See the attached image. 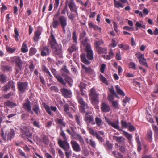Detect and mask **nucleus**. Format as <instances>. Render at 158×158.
<instances>
[{"instance_id":"f257e3e1","label":"nucleus","mask_w":158,"mask_h":158,"mask_svg":"<svg viewBox=\"0 0 158 158\" xmlns=\"http://www.w3.org/2000/svg\"><path fill=\"white\" fill-rule=\"evenodd\" d=\"M78 102L81 105L79 107L80 111L82 113L86 114L85 121L87 125H89L90 123L92 125L95 124V122L94 121L93 116L89 114L88 113L85 111V108H89L87 104L83 101V99H78Z\"/></svg>"},{"instance_id":"f03ea898","label":"nucleus","mask_w":158,"mask_h":158,"mask_svg":"<svg viewBox=\"0 0 158 158\" xmlns=\"http://www.w3.org/2000/svg\"><path fill=\"white\" fill-rule=\"evenodd\" d=\"M60 130V135L62 137L64 140L59 139L58 141V144L62 149L65 151H67L70 149V146L67 141V138L62 128H61Z\"/></svg>"},{"instance_id":"7ed1b4c3","label":"nucleus","mask_w":158,"mask_h":158,"mask_svg":"<svg viewBox=\"0 0 158 158\" xmlns=\"http://www.w3.org/2000/svg\"><path fill=\"white\" fill-rule=\"evenodd\" d=\"M11 59L12 61L15 64V69L16 74H17L23 69L22 62L20 57L18 56L12 57Z\"/></svg>"},{"instance_id":"20e7f679","label":"nucleus","mask_w":158,"mask_h":158,"mask_svg":"<svg viewBox=\"0 0 158 158\" xmlns=\"http://www.w3.org/2000/svg\"><path fill=\"white\" fill-rule=\"evenodd\" d=\"M65 2L67 3V6L70 9V11L71 12L75 13L76 15H78L77 12V8L74 2V0H66Z\"/></svg>"},{"instance_id":"39448f33","label":"nucleus","mask_w":158,"mask_h":158,"mask_svg":"<svg viewBox=\"0 0 158 158\" xmlns=\"http://www.w3.org/2000/svg\"><path fill=\"white\" fill-rule=\"evenodd\" d=\"M23 133L21 137L23 138L27 137V139L31 138L32 134L30 132L29 129L26 127H23L21 129Z\"/></svg>"},{"instance_id":"423d86ee","label":"nucleus","mask_w":158,"mask_h":158,"mask_svg":"<svg viewBox=\"0 0 158 158\" xmlns=\"http://www.w3.org/2000/svg\"><path fill=\"white\" fill-rule=\"evenodd\" d=\"M85 50L87 53V57L89 60L93 59V51L91 46L89 44H87L85 46Z\"/></svg>"},{"instance_id":"0eeeda50","label":"nucleus","mask_w":158,"mask_h":158,"mask_svg":"<svg viewBox=\"0 0 158 158\" xmlns=\"http://www.w3.org/2000/svg\"><path fill=\"white\" fill-rule=\"evenodd\" d=\"M87 129L90 134L92 135L93 137H95L97 139L101 142L103 141V139L93 129L88 127Z\"/></svg>"},{"instance_id":"6e6552de","label":"nucleus","mask_w":158,"mask_h":158,"mask_svg":"<svg viewBox=\"0 0 158 158\" xmlns=\"http://www.w3.org/2000/svg\"><path fill=\"white\" fill-rule=\"evenodd\" d=\"M28 83L27 82H20L18 83V87L19 92L21 93H24L27 89Z\"/></svg>"},{"instance_id":"1a4fd4ad","label":"nucleus","mask_w":158,"mask_h":158,"mask_svg":"<svg viewBox=\"0 0 158 158\" xmlns=\"http://www.w3.org/2000/svg\"><path fill=\"white\" fill-rule=\"evenodd\" d=\"M62 95L65 98H71L72 96V93L70 90L65 88H61L60 90Z\"/></svg>"},{"instance_id":"9d476101","label":"nucleus","mask_w":158,"mask_h":158,"mask_svg":"<svg viewBox=\"0 0 158 158\" xmlns=\"http://www.w3.org/2000/svg\"><path fill=\"white\" fill-rule=\"evenodd\" d=\"M72 147L73 150L76 152H79L81 151V148L79 144L76 141L71 140L70 142Z\"/></svg>"},{"instance_id":"9b49d317","label":"nucleus","mask_w":158,"mask_h":158,"mask_svg":"<svg viewBox=\"0 0 158 158\" xmlns=\"http://www.w3.org/2000/svg\"><path fill=\"white\" fill-rule=\"evenodd\" d=\"M61 46H59L55 48L53 50V53L56 57L61 58L62 57V52L61 50Z\"/></svg>"},{"instance_id":"f8f14e48","label":"nucleus","mask_w":158,"mask_h":158,"mask_svg":"<svg viewBox=\"0 0 158 158\" xmlns=\"http://www.w3.org/2000/svg\"><path fill=\"white\" fill-rule=\"evenodd\" d=\"M49 40H50L51 44V48L52 49L58 47L60 46L58 45L55 38L54 36L52 33H51L50 38L49 39Z\"/></svg>"},{"instance_id":"ddd939ff","label":"nucleus","mask_w":158,"mask_h":158,"mask_svg":"<svg viewBox=\"0 0 158 158\" xmlns=\"http://www.w3.org/2000/svg\"><path fill=\"white\" fill-rule=\"evenodd\" d=\"M58 19L62 27L65 31V28L67 25L66 18L64 16H60L59 17Z\"/></svg>"},{"instance_id":"4468645a","label":"nucleus","mask_w":158,"mask_h":158,"mask_svg":"<svg viewBox=\"0 0 158 158\" xmlns=\"http://www.w3.org/2000/svg\"><path fill=\"white\" fill-rule=\"evenodd\" d=\"M31 103L28 99L25 101V102L23 104V106L24 109L27 112H30L31 110Z\"/></svg>"},{"instance_id":"2eb2a0df","label":"nucleus","mask_w":158,"mask_h":158,"mask_svg":"<svg viewBox=\"0 0 158 158\" xmlns=\"http://www.w3.org/2000/svg\"><path fill=\"white\" fill-rule=\"evenodd\" d=\"M101 111L103 112H108L110 110V108L108 104L102 102L101 106Z\"/></svg>"},{"instance_id":"dca6fc26","label":"nucleus","mask_w":158,"mask_h":158,"mask_svg":"<svg viewBox=\"0 0 158 158\" xmlns=\"http://www.w3.org/2000/svg\"><path fill=\"white\" fill-rule=\"evenodd\" d=\"M105 119L106 122L109 125L111 126L112 127L118 130L121 131L122 130L119 129V126L118 124H116L114 123L111 122L110 119H109L106 117H105Z\"/></svg>"},{"instance_id":"f3484780","label":"nucleus","mask_w":158,"mask_h":158,"mask_svg":"<svg viewBox=\"0 0 158 158\" xmlns=\"http://www.w3.org/2000/svg\"><path fill=\"white\" fill-rule=\"evenodd\" d=\"M45 109L48 113L50 115H52V113L51 110L55 112L57 110V108L56 107L51 106L50 107L48 105H46L44 106Z\"/></svg>"},{"instance_id":"a211bd4d","label":"nucleus","mask_w":158,"mask_h":158,"mask_svg":"<svg viewBox=\"0 0 158 158\" xmlns=\"http://www.w3.org/2000/svg\"><path fill=\"white\" fill-rule=\"evenodd\" d=\"M74 139L77 141H78L81 145L82 146L84 144V141L82 137L79 134H76L74 135Z\"/></svg>"},{"instance_id":"6ab92c4d","label":"nucleus","mask_w":158,"mask_h":158,"mask_svg":"<svg viewBox=\"0 0 158 158\" xmlns=\"http://www.w3.org/2000/svg\"><path fill=\"white\" fill-rule=\"evenodd\" d=\"M41 142L45 144L48 145L49 143V139L46 135H43L41 136Z\"/></svg>"},{"instance_id":"aec40b11","label":"nucleus","mask_w":158,"mask_h":158,"mask_svg":"<svg viewBox=\"0 0 158 158\" xmlns=\"http://www.w3.org/2000/svg\"><path fill=\"white\" fill-rule=\"evenodd\" d=\"M49 54V51L48 48L46 47H44L43 48L41 51V55L42 56H44L48 55Z\"/></svg>"},{"instance_id":"412c9836","label":"nucleus","mask_w":158,"mask_h":158,"mask_svg":"<svg viewBox=\"0 0 158 158\" xmlns=\"http://www.w3.org/2000/svg\"><path fill=\"white\" fill-rule=\"evenodd\" d=\"M80 57L81 61L85 64H89L90 62L86 58L85 54L83 53L81 55Z\"/></svg>"},{"instance_id":"4be33fe9","label":"nucleus","mask_w":158,"mask_h":158,"mask_svg":"<svg viewBox=\"0 0 158 158\" xmlns=\"http://www.w3.org/2000/svg\"><path fill=\"white\" fill-rule=\"evenodd\" d=\"M57 80V81L63 85H65L66 83L64 81V79L60 76L59 75H55V77Z\"/></svg>"},{"instance_id":"5701e85b","label":"nucleus","mask_w":158,"mask_h":158,"mask_svg":"<svg viewBox=\"0 0 158 158\" xmlns=\"http://www.w3.org/2000/svg\"><path fill=\"white\" fill-rule=\"evenodd\" d=\"M89 95L92 99H97L98 98V95L96 93L95 90L94 88L91 89Z\"/></svg>"},{"instance_id":"b1692460","label":"nucleus","mask_w":158,"mask_h":158,"mask_svg":"<svg viewBox=\"0 0 158 158\" xmlns=\"http://www.w3.org/2000/svg\"><path fill=\"white\" fill-rule=\"evenodd\" d=\"M4 104L6 106L11 108H13L17 106L16 103L9 101L5 102H4Z\"/></svg>"},{"instance_id":"393cba45","label":"nucleus","mask_w":158,"mask_h":158,"mask_svg":"<svg viewBox=\"0 0 158 158\" xmlns=\"http://www.w3.org/2000/svg\"><path fill=\"white\" fill-rule=\"evenodd\" d=\"M95 123H96L97 125L100 127L102 126L103 124V122L102 119L100 118L96 117L95 118Z\"/></svg>"},{"instance_id":"a878e982","label":"nucleus","mask_w":158,"mask_h":158,"mask_svg":"<svg viewBox=\"0 0 158 158\" xmlns=\"http://www.w3.org/2000/svg\"><path fill=\"white\" fill-rule=\"evenodd\" d=\"M113 139L119 143L123 142L125 139V138L122 136L118 137L115 136H113Z\"/></svg>"},{"instance_id":"bb28decb","label":"nucleus","mask_w":158,"mask_h":158,"mask_svg":"<svg viewBox=\"0 0 158 158\" xmlns=\"http://www.w3.org/2000/svg\"><path fill=\"white\" fill-rule=\"evenodd\" d=\"M115 88L116 89V91L118 93V94L119 95L122 96H125V94L124 92L121 89L120 87L118 85H117L115 86Z\"/></svg>"},{"instance_id":"cd10ccee","label":"nucleus","mask_w":158,"mask_h":158,"mask_svg":"<svg viewBox=\"0 0 158 158\" xmlns=\"http://www.w3.org/2000/svg\"><path fill=\"white\" fill-rule=\"evenodd\" d=\"M152 131L151 130L148 131L147 133V138L148 141L151 142L152 141Z\"/></svg>"},{"instance_id":"c85d7f7f","label":"nucleus","mask_w":158,"mask_h":158,"mask_svg":"<svg viewBox=\"0 0 158 158\" xmlns=\"http://www.w3.org/2000/svg\"><path fill=\"white\" fill-rule=\"evenodd\" d=\"M12 84V81H9L7 84L5 85L2 88V90L6 92L9 89L10 86H11Z\"/></svg>"},{"instance_id":"c756f323","label":"nucleus","mask_w":158,"mask_h":158,"mask_svg":"<svg viewBox=\"0 0 158 158\" xmlns=\"http://www.w3.org/2000/svg\"><path fill=\"white\" fill-rule=\"evenodd\" d=\"M96 49V51L98 53H105L106 51V49L100 47L95 48Z\"/></svg>"},{"instance_id":"7c9ffc66","label":"nucleus","mask_w":158,"mask_h":158,"mask_svg":"<svg viewBox=\"0 0 158 158\" xmlns=\"http://www.w3.org/2000/svg\"><path fill=\"white\" fill-rule=\"evenodd\" d=\"M15 135V131L13 129H11L10 132L7 135L8 139L9 140H11L14 137Z\"/></svg>"},{"instance_id":"2f4dec72","label":"nucleus","mask_w":158,"mask_h":158,"mask_svg":"<svg viewBox=\"0 0 158 158\" xmlns=\"http://www.w3.org/2000/svg\"><path fill=\"white\" fill-rule=\"evenodd\" d=\"M82 69L85 70V72L90 74L93 72V69L90 67H87L84 65H82Z\"/></svg>"},{"instance_id":"473e14b6","label":"nucleus","mask_w":158,"mask_h":158,"mask_svg":"<svg viewBox=\"0 0 158 158\" xmlns=\"http://www.w3.org/2000/svg\"><path fill=\"white\" fill-rule=\"evenodd\" d=\"M104 145L106 149L109 150L113 148L112 144L110 143L108 140L106 141V143Z\"/></svg>"},{"instance_id":"72a5a7b5","label":"nucleus","mask_w":158,"mask_h":158,"mask_svg":"<svg viewBox=\"0 0 158 158\" xmlns=\"http://www.w3.org/2000/svg\"><path fill=\"white\" fill-rule=\"evenodd\" d=\"M64 119H57L56 120V123L61 126L65 127V124L63 121Z\"/></svg>"},{"instance_id":"f704fd0d","label":"nucleus","mask_w":158,"mask_h":158,"mask_svg":"<svg viewBox=\"0 0 158 158\" xmlns=\"http://www.w3.org/2000/svg\"><path fill=\"white\" fill-rule=\"evenodd\" d=\"M121 131L123 132V134L125 136L128 140H131L132 138V136L131 135L123 130H122Z\"/></svg>"},{"instance_id":"c9c22d12","label":"nucleus","mask_w":158,"mask_h":158,"mask_svg":"<svg viewBox=\"0 0 158 158\" xmlns=\"http://www.w3.org/2000/svg\"><path fill=\"white\" fill-rule=\"evenodd\" d=\"M21 50L23 53H26L28 52L27 47L25 43H23L22 45Z\"/></svg>"},{"instance_id":"e433bc0d","label":"nucleus","mask_w":158,"mask_h":158,"mask_svg":"<svg viewBox=\"0 0 158 158\" xmlns=\"http://www.w3.org/2000/svg\"><path fill=\"white\" fill-rule=\"evenodd\" d=\"M40 35V32L39 30L37 31L35 33V36L33 38L34 40L36 41L38 40L39 37Z\"/></svg>"},{"instance_id":"4c0bfd02","label":"nucleus","mask_w":158,"mask_h":158,"mask_svg":"<svg viewBox=\"0 0 158 158\" xmlns=\"http://www.w3.org/2000/svg\"><path fill=\"white\" fill-rule=\"evenodd\" d=\"M65 77L64 80L68 84L71 86L72 85L71 83L73 82V80L69 77L66 75Z\"/></svg>"},{"instance_id":"58836bf2","label":"nucleus","mask_w":158,"mask_h":158,"mask_svg":"<svg viewBox=\"0 0 158 158\" xmlns=\"http://www.w3.org/2000/svg\"><path fill=\"white\" fill-rule=\"evenodd\" d=\"M59 24V22L55 18L53 19V21L52 23V25L54 28H56L57 26Z\"/></svg>"},{"instance_id":"ea45409f","label":"nucleus","mask_w":158,"mask_h":158,"mask_svg":"<svg viewBox=\"0 0 158 158\" xmlns=\"http://www.w3.org/2000/svg\"><path fill=\"white\" fill-rule=\"evenodd\" d=\"M112 153L116 158H123V156L119 152L116 153L115 151H113L112 152Z\"/></svg>"},{"instance_id":"a19ab883","label":"nucleus","mask_w":158,"mask_h":158,"mask_svg":"<svg viewBox=\"0 0 158 158\" xmlns=\"http://www.w3.org/2000/svg\"><path fill=\"white\" fill-rule=\"evenodd\" d=\"M77 49V47L75 45L72 44L71 46L68 49V51L72 53L75 51Z\"/></svg>"},{"instance_id":"79ce46f5","label":"nucleus","mask_w":158,"mask_h":158,"mask_svg":"<svg viewBox=\"0 0 158 158\" xmlns=\"http://www.w3.org/2000/svg\"><path fill=\"white\" fill-rule=\"evenodd\" d=\"M6 49L7 52L10 53H13L16 50V49L15 48L8 47H6Z\"/></svg>"},{"instance_id":"37998d69","label":"nucleus","mask_w":158,"mask_h":158,"mask_svg":"<svg viewBox=\"0 0 158 158\" xmlns=\"http://www.w3.org/2000/svg\"><path fill=\"white\" fill-rule=\"evenodd\" d=\"M61 69L64 72V73H63L62 74L63 76H65L67 74H68L69 73V71L67 69L66 67L65 66L62 68Z\"/></svg>"},{"instance_id":"c03bdc74","label":"nucleus","mask_w":158,"mask_h":158,"mask_svg":"<svg viewBox=\"0 0 158 158\" xmlns=\"http://www.w3.org/2000/svg\"><path fill=\"white\" fill-rule=\"evenodd\" d=\"M121 123L122 127L126 128L128 127V123H127L125 121L121 120Z\"/></svg>"},{"instance_id":"a18cd8bd","label":"nucleus","mask_w":158,"mask_h":158,"mask_svg":"<svg viewBox=\"0 0 158 158\" xmlns=\"http://www.w3.org/2000/svg\"><path fill=\"white\" fill-rule=\"evenodd\" d=\"M36 52V50L35 48H31L29 51V55L30 56H32L34 55Z\"/></svg>"},{"instance_id":"49530a36","label":"nucleus","mask_w":158,"mask_h":158,"mask_svg":"<svg viewBox=\"0 0 158 158\" xmlns=\"http://www.w3.org/2000/svg\"><path fill=\"white\" fill-rule=\"evenodd\" d=\"M1 69L5 71H10L11 67L9 66H3L1 67Z\"/></svg>"},{"instance_id":"de8ad7c7","label":"nucleus","mask_w":158,"mask_h":158,"mask_svg":"<svg viewBox=\"0 0 158 158\" xmlns=\"http://www.w3.org/2000/svg\"><path fill=\"white\" fill-rule=\"evenodd\" d=\"M66 12H67V14H68V11L67 10V2H65V6H64V9L62 10V11H61V14L64 15H65Z\"/></svg>"},{"instance_id":"09e8293b","label":"nucleus","mask_w":158,"mask_h":158,"mask_svg":"<svg viewBox=\"0 0 158 158\" xmlns=\"http://www.w3.org/2000/svg\"><path fill=\"white\" fill-rule=\"evenodd\" d=\"M103 42L102 40H99L98 41H97L94 43V45L95 47V48L98 47H100V45L101 44H103Z\"/></svg>"},{"instance_id":"8fccbe9b","label":"nucleus","mask_w":158,"mask_h":158,"mask_svg":"<svg viewBox=\"0 0 158 158\" xmlns=\"http://www.w3.org/2000/svg\"><path fill=\"white\" fill-rule=\"evenodd\" d=\"M129 68H131L135 70L137 69L135 64L133 62H131L129 64Z\"/></svg>"},{"instance_id":"3c124183","label":"nucleus","mask_w":158,"mask_h":158,"mask_svg":"<svg viewBox=\"0 0 158 158\" xmlns=\"http://www.w3.org/2000/svg\"><path fill=\"white\" fill-rule=\"evenodd\" d=\"M39 110V107L38 105H35L33 108V110L34 112L37 115H38V110Z\"/></svg>"},{"instance_id":"603ef678","label":"nucleus","mask_w":158,"mask_h":158,"mask_svg":"<svg viewBox=\"0 0 158 158\" xmlns=\"http://www.w3.org/2000/svg\"><path fill=\"white\" fill-rule=\"evenodd\" d=\"M42 70L43 71L45 72L46 73L48 74L51 77H52V76L51 74L49 71L46 68V67L45 66H43L42 68Z\"/></svg>"},{"instance_id":"864d4df0","label":"nucleus","mask_w":158,"mask_h":158,"mask_svg":"<svg viewBox=\"0 0 158 158\" xmlns=\"http://www.w3.org/2000/svg\"><path fill=\"white\" fill-rule=\"evenodd\" d=\"M6 77L3 74L0 73V81L1 82L3 83L5 81Z\"/></svg>"},{"instance_id":"5fc2aeb1","label":"nucleus","mask_w":158,"mask_h":158,"mask_svg":"<svg viewBox=\"0 0 158 158\" xmlns=\"http://www.w3.org/2000/svg\"><path fill=\"white\" fill-rule=\"evenodd\" d=\"M14 95L13 93H10L8 94H6L4 95V98H13V96Z\"/></svg>"},{"instance_id":"6e6d98bb","label":"nucleus","mask_w":158,"mask_h":158,"mask_svg":"<svg viewBox=\"0 0 158 158\" xmlns=\"http://www.w3.org/2000/svg\"><path fill=\"white\" fill-rule=\"evenodd\" d=\"M128 130L130 131H132L135 130V128L130 123H128Z\"/></svg>"},{"instance_id":"4d7b16f0","label":"nucleus","mask_w":158,"mask_h":158,"mask_svg":"<svg viewBox=\"0 0 158 158\" xmlns=\"http://www.w3.org/2000/svg\"><path fill=\"white\" fill-rule=\"evenodd\" d=\"M15 35L14 36L15 37V40L17 41L18 40V36H19V32L16 28H15Z\"/></svg>"},{"instance_id":"13d9d810","label":"nucleus","mask_w":158,"mask_h":158,"mask_svg":"<svg viewBox=\"0 0 158 158\" xmlns=\"http://www.w3.org/2000/svg\"><path fill=\"white\" fill-rule=\"evenodd\" d=\"M82 153L83 154L84 156H88L89 155V151L86 149H84L82 151Z\"/></svg>"},{"instance_id":"bf43d9fd","label":"nucleus","mask_w":158,"mask_h":158,"mask_svg":"<svg viewBox=\"0 0 158 158\" xmlns=\"http://www.w3.org/2000/svg\"><path fill=\"white\" fill-rule=\"evenodd\" d=\"M119 1H118V2L114 5V6L118 8H119L120 7L122 8L124 7V6Z\"/></svg>"},{"instance_id":"052dcab7","label":"nucleus","mask_w":158,"mask_h":158,"mask_svg":"<svg viewBox=\"0 0 158 158\" xmlns=\"http://www.w3.org/2000/svg\"><path fill=\"white\" fill-rule=\"evenodd\" d=\"M140 64L146 67H148V65L147 64V63L146 62V60H140L139 61Z\"/></svg>"},{"instance_id":"680f3d73","label":"nucleus","mask_w":158,"mask_h":158,"mask_svg":"<svg viewBox=\"0 0 158 158\" xmlns=\"http://www.w3.org/2000/svg\"><path fill=\"white\" fill-rule=\"evenodd\" d=\"M89 144L93 148H95L96 146L95 142L94 141H93L92 139H90L89 140Z\"/></svg>"},{"instance_id":"e2e57ef3","label":"nucleus","mask_w":158,"mask_h":158,"mask_svg":"<svg viewBox=\"0 0 158 158\" xmlns=\"http://www.w3.org/2000/svg\"><path fill=\"white\" fill-rule=\"evenodd\" d=\"M86 32L83 31L80 34V40L83 39L84 37H85L86 35Z\"/></svg>"},{"instance_id":"0e129e2a","label":"nucleus","mask_w":158,"mask_h":158,"mask_svg":"<svg viewBox=\"0 0 158 158\" xmlns=\"http://www.w3.org/2000/svg\"><path fill=\"white\" fill-rule=\"evenodd\" d=\"M99 78L101 80L103 83H106L107 82V80L106 78L102 75L100 74L99 75Z\"/></svg>"},{"instance_id":"69168bd1","label":"nucleus","mask_w":158,"mask_h":158,"mask_svg":"<svg viewBox=\"0 0 158 158\" xmlns=\"http://www.w3.org/2000/svg\"><path fill=\"white\" fill-rule=\"evenodd\" d=\"M112 104L113 106L115 108H117L118 107V102L116 101H112Z\"/></svg>"},{"instance_id":"338daca9","label":"nucleus","mask_w":158,"mask_h":158,"mask_svg":"<svg viewBox=\"0 0 158 158\" xmlns=\"http://www.w3.org/2000/svg\"><path fill=\"white\" fill-rule=\"evenodd\" d=\"M72 38L74 42L75 43H77V37L76 35V32L75 31H74L73 33Z\"/></svg>"},{"instance_id":"774afa93","label":"nucleus","mask_w":158,"mask_h":158,"mask_svg":"<svg viewBox=\"0 0 158 158\" xmlns=\"http://www.w3.org/2000/svg\"><path fill=\"white\" fill-rule=\"evenodd\" d=\"M75 119L77 124L80 126L81 125V123L79 120V116L77 115L75 116Z\"/></svg>"}]
</instances>
